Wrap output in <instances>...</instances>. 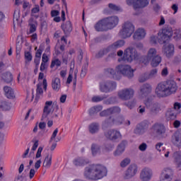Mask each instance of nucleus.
<instances>
[{
	"label": "nucleus",
	"mask_w": 181,
	"mask_h": 181,
	"mask_svg": "<svg viewBox=\"0 0 181 181\" xmlns=\"http://www.w3.org/2000/svg\"><path fill=\"white\" fill-rule=\"evenodd\" d=\"M107 168L100 164H93L85 168L84 176L91 180H100L107 176Z\"/></svg>",
	"instance_id": "1"
},
{
	"label": "nucleus",
	"mask_w": 181,
	"mask_h": 181,
	"mask_svg": "<svg viewBox=\"0 0 181 181\" xmlns=\"http://www.w3.org/2000/svg\"><path fill=\"white\" fill-rule=\"evenodd\" d=\"M177 91V84L173 81H168L163 83H159L156 88V94L159 98L169 97Z\"/></svg>",
	"instance_id": "2"
},
{
	"label": "nucleus",
	"mask_w": 181,
	"mask_h": 181,
	"mask_svg": "<svg viewBox=\"0 0 181 181\" xmlns=\"http://www.w3.org/2000/svg\"><path fill=\"white\" fill-rule=\"evenodd\" d=\"M134 69H131L129 65H119L116 67V71L112 68L105 69V74H110L115 80H119L121 74L128 77V78H132L134 77Z\"/></svg>",
	"instance_id": "3"
},
{
	"label": "nucleus",
	"mask_w": 181,
	"mask_h": 181,
	"mask_svg": "<svg viewBox=\"0 0 181 181\" xmlns=\"http://www.w3.org/2000/svg\"><path fill=\"white\" fill-rule=\"evenodd\" d=\"M160 40H158L160 45H163L166 42H169L173 36L174 39H181V29L172 30V28H166L160 30L158 32Z\"/></svg>",
	"instance_id": "4"
},
{
	"label": "nucleus",
	"mask_w": 181,
	"mask_h": 181,
	"mask_svg": "<svg viewBox=\"0 0 181 181\" xmlns=\"http://www.w3.org/2000/svg\"><path fill=\"white\" fill-rule=\"evenodd\" d=\"M123 54V58L119 59V62H127V63H132L134 60H138L139 59V54L136 52V49L132 47L127 48L124 51L119 50L117 52V56L121 57Z\"/></svg>",
	"instance_id": "5"
},
{
	"label": "nucleus",
	"mask_w": 181,
	"mask_h": 181,
	"mask_svg": "<svg viewBox=\"0 0 181 181\" xmlns=\"http://www.w3.org/2000/svg\"><path fill=\"white\" fill-rule=\"evenodd\" d=\"M124 45H125V41H124V40H118L115 43H113L112 45L107 47V48H105L103 50V52H100L97 55V57H101V56L109 53V57H111L112 59H113L114 57H115V56H117V52H116L117 49H119V47H122Z\"/></svg>",
	"instance_id": "6"
},
{
	"label": "nucleus",
	"mask_w": 181,
	"mask_h": 181,
	"mask_svg": "<svg viewBox=\"0 0 181 181\" xmlns=\"http://www.w3.org/2000/svg\"><path fill=\"white\" fill-rule=\"evenodd\" d=\"M134 32H135V25L130 21H126L122 25L119 36H120L122 39H128V37L132 36Z\"/></svg>",
	"instance_id": "7"
},
{
	"label": "nucleus",
	"mask_w": 181,
	"mask_h": 181,
	"mask_svg": "<svg viewBox=\"0 0 181 181\" xmlns=\"http://www.w3.org/2000/svg\"><path fill=\"white\" fill-rule=\"evenodd\" d=\"M45 74L43 73H40L38 76L39 83L37 85L35 100L37 101L42 95H43V88L44 90H47V81L43 79Z\"/></svg>",
	"instance_id": "8"
},
{
	"label": "nucleus",
	"mask_w": 181,
	"mask_h": 181,
	"mask_svg": "<svg viewBox=\"0 0 181 181\" xmlns=\"http://www.w3.org/2000/svg\"><path fill=\"white\" fill-rule=\"evenodd\" d=\"M54 108H57V103L52 100L45 102L44 107L42 121H49V117L54 111Z\"/></svg>",
	"instance_id": "9"
},
{
	"label": "nucleus",
	"mask_w": 181,
	"mask_h": 181,
	"mask_svg": "<svg viewBox=\"0 0 181 181\" xmlns=\"http://www.w3.org/2000/svg\"><path fill=\"white\" fill-rule=\"evenodd\" d=\"M100 88L102 93H110L117 88V83L111 81H103L100 83Z\"/></svg>",
	"instance_id": "10"
},
{
	"label": "nucleus",
	"mask_w": 181,
	"mask_h": 181,
	"mask_svg": "<svg viewBox=\"0 0 181 181\" xmlns=\"http://www.w3.org/2000/svg\"><path fill=\"white\" fill-rule=\"evenodd\" d=\"M138 172V166L135 164L130 165L128 168L124 171L123 175V178L125 180H128L129 179H132L135 175H136Z\"/></svg>",
	"instance_id": "11"
},
{
	"label": "nucleus",
	"mask_w": 181,
	"mask_h": 181,
	"mask_svg": "<svg viewBox=\"0 0 181 181\" xmlns=\"http://www.w3.org/2000/svg\"><path fill=\"white\" fill-rule=\"evenodd\" d=\"M127 5H133L134 9H141L149 5L148 0H127Z\"/></svg>",
	"instance_id": "12"
},
{
	"label": "nucleus",
	"mask_w": 181,
	"mask_h": 181,
	"mask_svg": "<svg viewBox=\"0 0 181 181\" xmlns=\"http://www.w3.org/2000/svg\"><path fill=\"white\" fill-rule=\"evenodd\" d=\"M134 89L131 88H124L118 92V97L124 100H131L134 97Z\"/></svg>",
	"instance_id": "13"
},
{
	"label": "nucleus",
	"mask_w": 181,
	"mask_h": 181,
	"mask_svg": "<svg viewBox=\"0 0 181 181\" xmlns=\"http://www.w3.org/2000/svg\"><path fill=\"white\" fill-rule=\"evenodd\" d=\"M158 52L156 51V49L155 48H151L147 53V56L142 57L141 58L140 62L141 63H144V64H149V61L154 57H156Z\"/></svg>",
	"instance_id": "14"
},
{
	"label": "nucleus",
	"mask_w": 181,
	"mask_h": 181,
	"mask_svg": "<svg viewBox=\"0 0 181 181\" xmlns=\"http://www.w3.org/2000/svg\"><path fill=\"white\" fill-rule=\"evenodd\" d=\"M173 170L169 168H164L160 175L159 181H172Z\"/></svg>",
	"instance_id": "15"
},
{
	"label": "nucleus",
	"mask_w": 181,
	"mask_h": 181,
	"mask_svg": "<svg viewBox=\"0 0 181 181\" xmlns=\"http://www.w3.org/2000/svg\"><path fill=\"white\" fill-rule=\"evenodd\" d=\"M119 112H121V108L119 107H112L102 111L100 115V117H108V115H118Z\"/></svg>",
	"instance_id": "16"
},
{
	"label": "nucleus",
	"mask_w": 181,
	"mask_h": 181,
	"mask_svg": "<svg viewBox=\"0 0 181 181\" xmlns=\"http://www.w3.org/2000/svg\"><path fill=\"white\" fill-rule=\"evenodd\" d=\"M107 28L109 29H114L115 26L119 23V18L117 16H110L105 18Z\"/></svg>",
	"instance_id": "17"
},
{
	"label": "nucleus",
	"mask_w": 181,
	"mask_h": 181,
	"mask_svg": "<svg viewBox=\"0 0 181 181\" xmlns=\"http://www.w3.org/2000/svg\"><path fill=\"white\" fill-rule=\"evenodd\" d=\"M153 175V173L152 172V169L149 168H145L141 171L140 180L141 181H151Z\"/></svg>",
	"instance_id": "18"
},
{
	"label": "nucleus",
	"mask_w": 181,
	"mask_h": 181,
	"mask_svg": "<svg viewBox=\"0 0 181 181\" xmlns=\"http://www.w3.org/2000/svg\"><path fill=\"white\" fill-rule=\"evenodd\" d=\"M105 136L107 139L110 141H115L116 139H119L121 138V133L115 129L107 130L105 132Z\"/></svg>",
	"instance_id": "19"
},
{
	"label": "nucleus",
	"mask_w": 181,
	"mask_h": 181,
	"mask_svg": "<svg viewBox=\"0 0 181 181\" xmlns=\"http://www.w3.org/2000/svg\"><path fill=\"white\" fill-rule=\"evenodd\" d=\"M181 104L180 103H174V107L172 109H169L167 114L172 118H176V116L180 114Z\"/></svg>",
	"instance_id": "20"
},
{
	"label": "nucleus",
	"mask_w": 181,
	"mask_h": 181,
	"mask_svg": "<svg viewBox=\"0 0 181 181\" xmlns=\"http://www.w3.org/2000/svg\"><path fill=\"white\" fill-rule=\"evenodd\" d=\"M114 124L116 125H121V124H124V117L119 116L116 119L112 117H110L107 120L104 122L103 125L108 127L110 125H113Z\"/></svg>",
	"instance_id": "21"
},
{
	"label": "nucleus",
	"mask_w": 181,
	"mask_h": 181,
	"mask_svg": "<svg viewBox=\"0 0 181 181\" xmlns=\"http://www.w3.org/2000/svg\"><path fill=\"white\" fill-rule=\"evenodd\" d=\"M146 107H148L150 112L153 114V115H156L160 111V105L158 103H152L149 105V102H145ZM149 105V106H148Z\"/></svg>",
	"instance_id": "22"
},
{
	"label": "nucleus",
	"mask_w": 181,
	"mask_h": 181,
	"mask_svg": "<svg viewBox=\"0 0 181 181\" xmlns=\"http://www.w3.org/2000/svg\"><path fill=\"white\" fill-rule=\"evenodd\" d=\"M146 36V31L144 28H138L134 32L133 39L134 40H142Z\"/></svg>",
	"instance_id": "23"
},
{
	"label": "nucleus",
	"mask_w": 181,
	"mask_h": 181,
	"mask_svg": "<svg viewBox=\"0 0 181 181\" xmlns=\"http://www.w3.org/2000/svg\"><path fill=\"white\" fill-rule=\"evenodd\" d=\"M157 74H158V69H153L151 71L149 74H144L141 75L139 78V81L140 83H144V81H146V80H148V78L156 77Z\"/></svg>",
	"instance_id": "24"
},
{
	"label": "nucleus",
	"mask_w": 181,
	"mask_h": 181,
	"mask_svg": "<svg viewBox=\"0 0 181 181\" xmlns=\"http://www.w3.org/2000/svg\"><path fill=\"white\" fill-rule=\"evenodd\" d=\"M163 52L164 54H165L166 57H173V55L175 54V45L173 44H168L163 47Z\"/></svg>",
	"instance_id": "25"
},
{
	"label": "nucleus",
	"mask_w": 181,
	"mask_h": 181,
	"mask_svg": "<svg viewBox=\"0 0 181 181\" xmlns=\"http://www.w3.org/2000/svg\"><path fill=\"white\" fill-rule=\"evenodd\" d=\"M151 91H152V87L151 85L146 83L141 87L139 95L142 98L146 97Z\"/></svg>",
	"instance_id": "26"
},
{
	"label": "nucleus",
	"mask_w": 181,
	"mask_h": 181,
	"mask_svg": "<svg viewBox=\"0 0 181 181\" xmlns=\"http://www.w3.org/2000/svg\"><path fill=\"white\" fill-rule=\"evenodd\" d=\"M41 165H42V160L40 159L37 160L35 163V165H34L35 168H31L28 173V177L30 180H32V179L35 177V175H36V172L37 171L39 168H40Z\"/></svg>",
	"instance_id": "27"
},
{
	"label": "nucleus",
	"mask_w": 181,
	"mask_h": 181,
	"mask_svg": "<svg viewBox=\"0 0 181 181\" xmlns=\"http://www.w3.org/2000/svg\"><path fill=\"white\" fill-rule=\"evenodd\" d=\"M95 29L97 32H103V30H108V27H107V23L105 21V18H103L99 21L95 25Z\"/></svg>",
	"instance_id": "28"
},
{
	"label": "nucleus",
	"mask_w": 181,
	"mask_h": 181,
	"mask_svg": "<svg viewBox=\"0 0 181 181\" xmlns=\"http://www.w3.org/2000/svg\"><path fill=\"white\" fill-rule=\"evenodd\" d=\"M125 146H127V141H122L117 146L116 151L113 153L114 156H121L125 151Z\"/></svg>",
	"instance_id": "29"
},
{
	"label": "nucleus",
	"mask_w": 181,
	"mask_h": 181,
	"mask_svg": "<svg viewBox=\"0 0 181 181\" xmlns=\"http://www.w3.org/2000/svg\"><path fill=\"white\" fill-rule=\"evenodd\" d=\"M152 129L158 136L163 135L165 132V126L158 123L155 124L152 127Z\"/></svg>",
	"instance_id": "30"
},
{
	"label": "nucleus",
	"mask_w": 181,
	"mask_h": 181,
	"mask_svg": "<svg viewBox=\"0 0 181 181\" xmlns=\"http://www.w3.org/2000/svg\"><path fill=\"white\" fill-rule=\"evenodd\" d=\"M88 163H90V160L83 157L77 158L74 160V165H75V166H86Z\"/></svg>",
	"instance_id": "31"
},
{
	"label": "nucleus",
	"mask_w": 181,
	"mask_h": 181,
	"mask_svg": "<svg viewBox=\"0 0 181 181\" xmlns=\"http://www.w3.org/2000/svg\"><path fill=\"white\" fill-rule=\"evenodd\" d=\"M175 139L173 140V144L176 145L178 148L181 146V130H178L174 134Z\"/></svg>",
	"instance_id": "32"
},
{
	"label": "nucleus",
	"mask_w": 181,
	"mask_h": 181,
	"mask_svg": "<svg viewBox=\"0 0 181 181\" xmlns=\"http://www.w3.org/2000/svg\"><path fill=\"white\" fill-rule=\"evenodd\" d=\"M52 87L54 91H59V90H60V88L62 87L60 78H54L52 82Z\"/></svg>",
	"instance_id": "33"
},
{
	"label": "nucleus",
	"mask_w": 181,
	"mask_h": 181,
	"mask_svg": "<svg viewBox=\"0 0 181 181\" xmlns=\"http://www.w3.org/2000/svg\"><path fill=\"white\" fill-rule=\"evenodd\" d=\"M4 91L5 93L6 97L7 98H15V93H13V90H12V88L8 86H4Z\"/></svg>",
	"instance_id": "34"
},
{
	"label": "nucleus",
	"mask_w": 181,
	"mask_h": 181,
	"mask_svg": "<svg viewBox=\"0 0 181 181\" xmlns=\"http://www.w3.org/2000/svg\"><path fill=\"white\" fill-rule=\"evenodd\" d=\"M151 61L152 67H158V66H159L162 62V57L159 55H156L154 58L151 59Z\"/></svg>",
	"instance_id": "35"
},
{
	"label": "nucleus",
	"mask_w": 181,
	"mask_h": 181,
	"mask_svg": "<svg viewBox=\"0 0 181 181\" xmlns=\"http://www.w3.org/2000/svg\"><path fill=\"white\" fill-rule=\"evenodd\" d=\"M62 28L64 32V33H70L71 30H73V28L71 27V22L66 21V23L62 25Z\"/></svg>",
	"instance_id": "36"
},
{
	"label": "nucleus",
	"mask_w": 181,
	"mask_h": 181,
	"mask_svg": "<svg viewBox=\"0 0 181 181\" xmlns=\"http://www.w3.org/2000/svg\"><path fill=\"white\" fill-rule=\"evenodd\" d=\"M40 12V7L39 6V5L35 4L34 5V7L31 9V16H34V18H36V19H37V18H39V15H37V13H39Z\"/></svg>",
	"instance_id": "37"
},
{
	"label": "nucleus",
	"mask_w": 181,
	"mask_h": 181,
	"mask_svg": "<svg viewBox=\"0 0 181 181\" xmlns=\"http://www.w3.org/2000/svg\"><path fill=\"white\" fill-rule=\"evenodd\" d=\"M43 167L49 169L52 166V156H47L43 162Z\"/></svg>",
	"instance_id": "38"
},
{
	"label": "nucleus",
	"mask_w": 181,
	"mask_h": 181,
	"mask_svg": "<svg viewBox=\"0 0 181 181\" xmlns=\"http://www.w3.org/2000/svg\"><path fill=\"white\" fill-rule=\"evenodd\" d=\"M98 129H100V126H98L97 123H93L89 126V132H90V134L98 132Z\"/></svg>",
	"instance_id": "39"
},
{
	"label": "nucleus",
	"mask_w": 181,
	"mask_h": 181,
	"mask_svg": "<svg viewBox=\"0 0 181 181\" xmlns=\"http://www.w3.org/2000/svg\"><path fill=\"white\" fill-rule=\"evenodd\" d=\"M62 66V61L57 58H53L51 62V69H54V67H60Z\"/></svg>",
	"instance_id": "40"
},
{
	"label": "nucleus",
	"mask_w": 181,
	"mask_h": 181,
	"mask_svg": "<svg viewBox=\"0 0 181 181\" xmlns=\"http://www.w3.org/2000/svg\"><path fill=\"white\" fill-rule=\"evenodd\" d=\"M91 151L93 156H95V155L100 154L101 152V148H100V146L97 144H93L91 146Z\"/></svg>",
	"instance_id": "41"
},
{
	"label": "nucleus",
	"mask_w": 181,
	"mask_h": 181,
	"mask_svg": "<svg viewBox=\"0 0 181 181\" xmlns=\"http://www.w3.org/2000/svg\"><path fill=\"white\" fill-rule=\"evenodd\" d=\"M2 78L6 83H11L13 80L12 74L11 72L4 74Z\"/></svg>",
	"instance_id": "42"
},
{
	"label": "nucleus",
	"mask_w": 181,
	"mask_h": 181,
	"mask_svg": "<svg viewBox=\"0 0 181 181\" xmlns=\"http://www.w3.org/2000/svg\"><path fill=\"white\" fill-rule=\"evenodd\" d=\"M24 57H25V64H29V63H30V62H32V53H30V52H25L24 54Z\"/></svg>",
	"instance_id": "43"
},
{
	"label": "nucleus",
	"mask_w": 181,
	"mask_h": 181,
	"mask_svg": "<svg viewBox=\"0 0 181 181\" xmlns=\"http://www.w3.org/2000/svg\"><path fill=\"white\" fill-rule=\"evenodd\" d=\"M21 11L19 9H16L14 11L13 14V23H18L20 18Z\"/></svg>",
	"instance_id": "44"
},
{
	"label": "nucleus",
	"mask_w": 181,
	"mask_h": 181,
	"mask_svg": "<svg viewBox=\"0 0 181 181\" xmlns=\"http://www.w3.org/2000/svg\"><path fill=\"white\" fill-rule=\"evenodd\" d=\"M34 144L31 148V151L30 153V155H34L35 151L37 149V146H39V141L38 140H35L33 141Z\"/></svg>",
	"instance_id": "45"
},
{
	"label": "nucleus",
	"mask_w": 181,
	"mask_h": 181,
	"mask_svg": "<svg viewBox=\"0 0 181 181\" xmlns=\"http://www.w3.org/2000/svg\"><path fill=\"white\" fill-rule=\"evenodd\" d=\"M103 110V106L102 105H98L95 106L90 110V114H94L95 112H99V111H101Z\"/></svg>",
	"instance_id": "46"
},
{
	"label": "nucleus",
	"mask_w": 181,
	"mask_h": 181,
	"mask_svg": "<svg viewBox=\"0 0 181 181\" xmlns=\"http://www.w3.org/2000/svg\"><path fill=\"white\" fill-rule=\"evenodd\" d=\"M135 134H138L139 135H142L145 132V128H144L142 126L139 125L134 130Z\"/></svg>",
	"instance_id": "47"
},
{
	"label": "nucleus",
	"mask_w": 181,
	"mask_h": 181,
	"mask_svg": "<svg viewBox=\"0 0 181 181\" xmlns=\"http://www.w3.org/2000/svg\"><path fill=\"white\" fill-rule=\"evenodd\" d=\"M131 163V159L129 158H124L123 160L120 163L121 168H127Z\"/></svg>",
	"instance_id": "48"
},
{
	"label": "nucleus",
	"mask_w": 181,
	"mask_h": 181,
	"mask_svg": "<svg viewBox=\"0 0 181 181\" xmlns=\"http://www.w3.org/2000/svg\"><path fill=\"white\" fill-rule=\"evenodd\" d=\"M105 98L104 96L101 95H95L92 98L93 103H100V101H103V100Z\"/></svg>",
	"instance_id": "49"
},
{
	"label": "nucleus",
	"mask_w": 181,
	"mask_h": 181,
	"mask_svg": "<svg viewBox=\"0 0 181 181\" xmlns=\"http://www.w3.org/2000/svg\"><path fill=\"white\" fill-rule=\"evenodd\" d=\"M160 39V37H156L155 35H152L150 38V42L151 43H152L153 45H156L157 42H158L159 43V40Z\"/></svg>",
	"instance_id": "50"
},
{
	"label": "nucleus",
	"mask_w": 181,
	"mask_h": 181,
	"mask_svg": "<svg viewBox=\"0 0 181 181\" xmlns=\"http://www.w3.org/2000/svg\"><path fill=\"white\" fill-rule=\"evenodd\" d=\"M36 28H37V23H30V33L36 32Z\"/></svg>",
	"instance_id": "51"
},
{
	"label": "nucleus",
	"mask_w": 181,
	"mask_h": 181,
	"mask_svg": "<svg viewBox=\"0 0 181 181\" xmlns=\"http://www.w3.org/2000/svg\"><path fill=\"white\" fill-rule=\"evenodd\" d=\"M109 8L112 9V11H116L117 12L121 11V7L113 4H109Z\"/></svg>",
	"instance_id": "52"
},
{
	"label": "nucleus",
	"mask_w": 181,
	"mask_h": 181,
	"mask_svg": "<svg viewBox=\"0 0 181 181\" xmlns=\"http://www.w3.org/2000/svg\"><path fill=\"white\" fill-rule=\"evenodd\" d=\"M109 8L112 9V11H116L117 12L121 11V7L113 4H109Z\"/></svg>",
	"instance_id": "53"
},
{
	"label": "nucleus",
	"mask_w": 181,
	"mask_h": 181,
	"mask_svg": "<svg viewBox=\"0 0 181 181\" xmlns=\"http://www.w3.org/2000/svg\"><path fill=\"white\" fill-rule=\"evenodd\" d=\"M42 151H43V147L40 146L36 153L35 159H39L40 158H42Z\"/></svg>",
	"instance_id": "54"
},
{
	"label": "nucleus",
	"mask_w": 181,
	"mask_h": 181,
	"mask_svg": "<svg viewBox=\"0 0 181 181\" xmlns=\"http://www.w3.org/2000/svg\"><path fill=\"white\" fill-rule=\"evenodd\" d=\"M173 158L177 161L181 160V151H177V152L174 153Z\"/></svg>",
	"instance_id": "55"
},
{
	"label": "nucleus",
	"mask_w": 181,
	"mask_h": 181,
	"mask_svg": "<svg viewBox=\"0 0 181 181\" xmlns=\"http://www.w3.org/2000/svg\"><path fill=\"white\" fill-rule=\"evenodd\" d=\"M171 9H173V15H176V13H177V11H179V5L174 4L172 5L171 6Z\"/></svg>",
	"instance_id": "56"
},
{
	"label": "nucleus",
	"mask_w": 181,
	"mask_h": 181,
	"mask_svg": "<svg viewBox=\"0 0 181 181\" xmlns=\"http://www.w3.org/2000/svg\"><path fill=\"white\" fill-rule=\"evenodd\" d=\"M0 108L1 110H8V103L6 101L0 102Z\"/></svg>",
	"instance_id": "57"
},
{
	"label": "nucleus",
	"mask_w": 181,
	"mask_h": 181,
	"mask_svg": "<svg viewBox=\"0 0 181 181\" xmlns=\"http://www.w3.org/2000/svg\"><path fill=\"white\" fill-rule=\"evenodd\" d=\"M73 81V71H70L66 80V84H70Z\"/></svg>",
	"instance_id": "58"
},
{
	"label": "nucleus",
	"mask_w": 181,
	"mask_h": 181,
	"mask_svg": "<svg viewBox=\"0 0 181 181\" xmlns=\"http://www.w3.org/2000/svg\"><path fill=\"white\" fill-rule=\"evenodd\" d=\"M146 148H148V145H146V143H143L139 146V149L141 151V152L146 151Z\"/></svg>",
	"instance_id": "59"
},
{
	"label": "nucleus",
	"mask_w": 181,
	"mask_h": 181,
	"mask_svg": "<svg viewBox=\"0 0 181 181\" xmlns=\"http://www.w3.org/2000/svg\"><path fill=\"white\" fill-rule=\"evenodd\" d=\"M168 74H169V71L168 70V67H165L164 69H163L161 71V76L163 77H166Z\"/></svg>",
	"instance_id": "60"
},
{
	"label": "nucleus",
	"mask_w": 181,
	"mask_h": 181,
	"mask_svg": "<svg viewBox=\"0 0 181 181\" xmlns=\"http://www.w3.org/2000/svg\"><path fill=\"white\" fill-rule=\"evenodd\" d=\"M114 149V144H106L105 145V151L106 152H110Z\"/></svg>",
	"instance_id": "61"
},
{
	"label": "nucleus",
	"mask_w": 181,
	"mask_h": 181,
	"mask_svg": "<svg viewBox=\"0 0 181 181\" xmlns=\"http://www.w3.org/2000/svg\"><path fill=\"white\" fill-rule=\"evenodd\" d=\"M47 62H49V57H47L46 54H43L42 57V63L46 64Z\"/></svg>",
	"instance_id": "62"
},
{
	"label": "nucleus",
	"mask_w": 181,
	"mask_h": 181,
	"mask_svg": "<svg viewBox=\"0 0 181 181\" xmlns=\"http://www.w3.org/2000/svg\"><path fill=\"white\" fill-rule=\"evenodd\" d=\"M87 73V65H85L82 67L81 74V76H86V74Z\"/></svg>",
	"instance_id": "63"
},
{
	"label": "nucleus",
	"mask_w": 181,
	"mask_h": 181,
	"mask_svg": "<svg viewBox=\"0 0 181 181\" xmlns=\"http://www.w3.org/2000/svg\"><path fill=\"white\" fill-rule=\"evenodd\" d=\"M15 181H26V178L22 175L17 177Z\"/></svg>",
	"instance_id": "64"
}]
</instances>
